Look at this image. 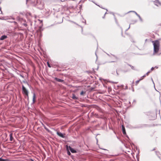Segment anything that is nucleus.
Segmentation results:
<instances>
[{"mask_svg": "<svg viewBox=\"0 0 161 161\" xmlns=\"http://www.w3.org/2000/svg\"><path fill=\"white\" fill-rule=\"evenodd\" d=\"M152 43L153 45V54L157 53L160 49V42L158 40H157L153 41Z\"/></svg>", "mask_w": 161, "mask_h": 161, "instance_id": "f257e3e1", "label": "nucleus"}, {"mask_svg": "<svg viewBox=\"0 0 161 161\" xmlns=\"http://www.w3.org/2000/svg\"><path fill=\"white\" fill-rule=\"evenodd\" d=\"M22 92L23 94L28 96V91L23 85L22 86Z\"/></svg>", "mask_w": 161, "mask_h": 161, "instance_id": "f03ea898", "label": "nucleus"}, {"mask_svg": "<svg viewBox=\"0 0 161 161\" xmlns=\"http://www.w3.org/2000/svg\"><path fill=\"white\" fill-rule=\"evenodd\" d=\"M57 134L59 136L63 138L65 137V136H64V135L62 133H61L60 132H57Z\"/></svg>", "mask_w": 161, "mask_h": 161, "instance_id": "7ed1b4c3", "label": "nucleus"}, {"mask_svg": "<svg viewBox=\"0 0 161 161\" xmlns=\"http://www.w3.org/2000/svg\"><path fill=\"white\" fill-rule=\"evenodd\" d=\"M122 130L123 134H126V131L124 125H122Z\"/></svg>", "mask_w": 161, "mask_h": 161, "instance_id": "20e7f679", "label": "nucleus"}, {"mask_svg": "<svg viewBox=\"0 0 161 161\" xmlns=\"http://www.w3.org/2000/svg\"><path fill=\"white\" fill-rule=\"evenodd\" d=\"M69 150L72 153H76V151L73 148L71 147H69Z\"/></svg>", "mask_w": 161, "mask_h": 161, "instance_id": "39448f33", "label": "nucleus"}, {"mask_svg": "<svg viewBox=\"0 0 161 161\" xmlns=\"http://www.w3.org/2000/svg\"><path fill=\"white\" fill-rule=\"evenodd\" d=\"M155 3L156 5L157 6L161 5V3L158 0H156Z\"/></svg>", "mask_w": 161, "mask_h": 161, "instance_id": "423d86ee", "label": "nucleus"}, {"mask_svg": "<svg viewBox=\"0 0 161 161\" xmlns=\"http://www.w3.org/2000/svg\"><path fill=\"white\" fill-rule=\"evenodd\" d=\"M7 36L6 35H3V36H2L1 37H0V40H3L5 39H6L7 38Z\"/></svg>", "mask_w": 161, "mask_h": 161, "instance_id": "0eeeda50", "label": "nucleus"}, {"mask_svg": "<svg viewBox=\"0 0 161 161\" xmlns=\"http://www.w3.org/2000/svg\"><path fill=\"white\" fill-rule=\"evenodd\" d=\"M36 96L35 93H33V103H34L36 101Z\"/></svg>", "mask_w": 161, "mask_h": 161, "instance_id": "6e6552de", "label": "nucleus"}, {"mask_svg": "<svg viewBox=\"0 0 161 161\" xmlns=\"http://www.w3.org/2000/svg\"><path fill=\"white\" fill-rule=\"evenodd\" d=\"M146 76V75H144V76H143L142 77V78L141 79H140V80H138L136 81V85H137L138 84V83H139V81H140L141 80H142V79H143V77H145Z\"/></svg>", "mask_w": 161, "mask_h": 161, "instance_id": "1a4fd4ad", "label": "nucleus"}, {"mask_svg": "<svg viewBox=\"0 0 161 161\" xmlns=\"http://www.w3.org/2000/svg\"><path fill=\"white\" fill-rule=\"evenodd\" d=\"M55 79L56 80H57V81H58V82H63V80H61V79H58V78H55Z\"/></svg>", "mask_w": 161, "mask_h": 161, "instance_id": "9d476101", "label": "nucleus"}, {"mask_svg": "<svg viewBox=\"0 0 161 161\" xmlns=\"http://www.w3.org/2000/svg\"><path fill=\"white\" fill-rule=\"evenodd\" d=\"M72 98L74 99H78V97L75 96L74 94H72Z\"/></svg>", "mask_w": 161, "mask_h": 161, "instance_id": "9b49d317", "label": "nucleus"}, {"mask_svg": "<svg viewBox=\"0 0 161 161\" xmlns=\"http://www.w3.org/2000/svg\"><path fill=\"white\" fill-rule=\"evenodd\" d=\"M10 141H12L13 139V134L12 133H11L10 134Z\"/></svg>", "mask_w": 161, "mask_h": 161, "instance_id": "f8f14e48", "label": "nucleus"}, {"mask_svg": "<svg viewBox=\"0 0 161 161\" xmlns=\"http://www.w3.org/2000/svg\"><path fill=\"white\" fill-rule=\"evenodd\" d=\"M8 159H3L2 158H0V161H8Z\"/></svg>", "mask_w": 161, "mask_h": 161, "instance_id": "ddd939ff", "label": "nucleus"}, {"mask_svg": "<svg viewBox=\"0 0 161 161\" xmlns=\"http://www.w3.org/2000/svg\"><path fill=\"white\" fill-rule=\"evenodd\" d=\"M129 66L131 68L133 69H134V67L132 65H130V64H128Z\"/></svg>", "mask_w": 161, "mask_h": 161, "instance_id": "4468645a", "label": "nucleus"}, {"mask_svg": "<svg viewBox=\"0 0 161 161\" xmlns=\"http://www.w3.org/2000/svg\"><path fill=\"white\" fill-rule=\"evenodd\" d=\"M19 21H20L21 19L19 17H17L16 18Z\"/></svg>", "mask_w": 161, "mask_h": 161, "instance_id": "2eb2a0df", "label": "nucleus"}, {"mask_svg": "<svg viewBox=\"0 0 161 161\" xmlns=\"http://www.w3.org/2000/svg\"><path fill=\"white\" fill-rule=\"evenodd\" d=\"M47 64L49 68H51V66L50 65V64L48 62H47Z\"/></svg>", "mask_w": 161, "mask_h": 161, "instance_id": "dca6fc26", "label": "nucleus"}, {"mask_svg": "<svg viewBox=\"0 0 161 161\" xmlns=\"http://www.w3.org/2000/svg\"><path fill=\"white\" fill-rule=\"evenodd\" d=\"M84 93L85 92L83 91H82L80 93V95H83Z\"/></svg>", "mask_w": 161, "mask_h": 161, "instance_id": "f3484780", "label": "nucleus"}, {"mask_svg": "<svg viewBox=\"0 0 161 161\" xmlns=\"http://www.w3.org/2000/svg\"><path fill=\"white\" fill-rule=\"evenodd\" d=\"M150 73V71H148V72H147L146 74V75L147 76L149 75V74Z\"/></svg>", "mask_w": 161, "mask_h": 161, "instance_id": "a211bd4d", "label": "nucleus"}, {"mask_svg": "<svg viewBox=\"0 0 161 161\" xmlns=\"http://www.w3.org/2000/svg\"><path fill=\"white\" fill-rule=\"evenodd\" d=\"M128 71H129V69H126V70H124V71L125 72H128Z\"/></svg>", "mask_w": 161, "mask_h": 161, "instance_id": "6ab92c4d", "label": "nucleus"}, {"mask_svg": "<svg viewBox=\"0 0 161 161\" xmlns=\"http://www.w3.org/2000/svg\"><path fill=\"white\" fill-rule=\"evenodd\" d=\"M68 154L69 155H70L71 154L70 152L69 151H68Z\"/></svg>", "mask_w": 161, "mask_h": 161, "instance_id": "aec40b11", "label": "nucleus"}, {"mask_svg": "<svg viewBox=\"0 0 161 161\" xmlns=\"http://www.w3.org/2000/svg\"><path fill=\"white\" fill-rule=\"evenodd\" d=\"M157 161H161V159L160 158H159L157 160Z\"/></svg>", "mask_w": 161, "mask_h": 161, "instance_id": "412c9836", "label": "nucleus"}, {"mask_svg": "<svg viewBox=\"0 0 161 161\" xmlns=\"http://www.w3.org/2000/svg\"><path fill=\"white\" fill-rule=\"evenodd\" d=\"M154 69V68L152 67L151 69V71H153V70Z\"/></svg>", "mask_w": 161, "mask_h": 161, "instance_id": "4be33fe9", "label": "nucleus"}, {"mask_svg": "<svg viewBox=\"0 0 161 161\" xmlns=\"http://www.w3.org/2000/svg\"><path fill=\"white\" fill-rule=\"evenodd\" d=\"M115 21H116V22L117 24H118V22L116 19H115Z\"/></svg>", "mask_w": 161, "mask_h": 161, "instance_id": "5701e85b", "label": "nucleus"}, {"mask_svg": "<svg viewBox=\"0 0 161 161\" xmlns=\"http://www.w3.org/2000/svg\"><path fill=\"white\" fill-rule=\"evenodd\" d=\"M108 89H109V90H110V89H111V88L110 87H109L108 88Z\"/></svg>", "mask_w": 161, "mask_h": 161, "instance_id": "b1692460", "label": "nucleus"}, {"mask_svg": "<svg viewBox=\"0 0 161 161\" xmlns=\"http://www.w3.org/2000/svg\"><path fill=\"white\" fill-rule=\"evenodd\" d=\"M14 23L15 24H16V23H17L16 22H14Z\"/></svg>", "mask_w": 161, "mask_h": 161, "instance_id": "393cba45", "label": "nucleus"}]
</instances>
